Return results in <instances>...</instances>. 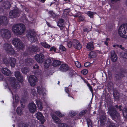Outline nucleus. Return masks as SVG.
Wrapping results in <instances>:
<instances>
[{
  "label": "nucleus",
  "instance_id": "nucleus-16",
  "mask_svg": "<svg viewBox=\"0 0 127 127\" xmlns=\"http://www.w3.org/2000/svg\"><path fill=\"white\" fill-rule=\"evenodd\" d=\"M94 40L91 39L90 42H89L87 44L86 46V48L89 51H92L94 49L95 47L94 45Z\"/></svg>",
  "mask_w": 127,
  "mask_h": 127
},
{
  "label": "nucleus",
  "instance_id": "nucleus-17",
  "mask_svg": "<svg viewBox=\"0 0 127 127\" xmlns=\"http://www.w3.org/2000/svg\"><path fill=\"white\" fill-rule=\"evenodd\" d=\"M15 76L19 82H22L23 81V76L21 73L18 71H16L15 72Z\"/></svg>",
  "mask_w": 127,
  "mask_h": 127
},
{
  "label": "nucleus",
  "instance_id": "nucleus-25",
  "mask_svg": "<svg viewBox=\"0 0 127 127\" xmlns=\"http://www.w3.org/2000/svg\"><path fill=\"white\" fill-rule=\"evenodd\" d=\"M49 16L53 19H55L57 18V15L53 12V11H50L48 12Z\"/></svg>",
  "mask_w": 127,
  "mask_h": 127
},
{
  "label": "nucleus",
  "instance_id": "nucleus-63",
  "mask_svg": "<svg viewBox=\"0 0 127 127\" xmlns=\"http://www.w3.org/2000/svg\"><path fill=\"white\" fill-rule=\"evenodd\" d=\"M3 75L0 74V81L2 80L3 79Z\"/></svg>",
  "mask_w": 127,
  "mask_h": 127
},
{
  "label": "nucleus",
  "instance_id": "nucleus-33",
  "mask_svg": "<svg viewBox=\"0 0 127 127\" xmlns=\"http://www.w3.org/2000/svg\"><path fill=\"white\" fill-rule=\"evenodd\" d=\"M40 44L42 46L45 48L49 49L51 47L50 45L47 44L45 42H41Z\"/></svg>",
  "mask_w": 127,
  "mask_h": 127
},
{
  "label": "nucleus",
  "instance_id": "nucleus-15",
  "mask_svg": "<svg viewBox=\"0 0 127 127\" xmlns=\"http://www.w3.org/2000/svg\"><path fill=\"white\" fill-rule=\"evenodd\" d=\"M11 80L10 84H11V85L14 89H18L20 87V85L16 81L14 77L11 78Z\"/></svg>",
  "mask_w": 127,
  "mask_h": 127
},
{
  "label": "nucleus",
  "instance_id": "nucleus-61",
  "mask_svg": "<svg viewBox=\"0 0 127 127\" xmlns=\"http://www.w3.org/2000/svg\"><path fill=\"white\" fill-rule=\"evenodd\" d=\"M58 21L62 23H64V20L63 19L61 18L59 19Z\"/></svg>",
  "mask_w": 127,
  "mask_h": 127
},
{
  "label": "nucleus",
  "instance_id": "nucleus-37",
  "mask_svg": "<svg viewBox=\"0 0 127 127\" xmlns=\"http://www.w3.org/2000/svg\"><path fill=\"white\" fill-rule=\"evenodd\" d=\"M29 69L28 67H24L21 68V70L22 72L24 74H26L29 71Z\"/></svg>",
  "mask_w": 127,
  "mask_h": 127
},
{
  "label": "nucleus",
  "instance_id": "nucleus-28",
  "mask_svg": "<svg viewBox=\"0 0 127 127\" xmlns=\"http://www.w3.org/2000/svg\"><path fill=\"white\" fill-rule=\"evenodd\" d=\"M25 62L27 65L30 66L33 64L34 61L32 59L28 58L25 60Z\"/></svg>",
  "mask_w": 127,
  "mask_h": 127
},
{
  "label": "nucleus",
  "instance_id": "nucleus-13",
  "mask_svg": "<svg viewBox=\"0 0 127 127\" xmlns=\"http://www.w3.org/2000/svg\"><path fill=\"white\" fill-rule=\"evenodd\" d=\"M37 81L36 77L33 75H30L29 78V81L31 85L32 86H35Z\"/></svg>",
  "mask_w": 127,
  "mask_h": 127
},
{
  "label": "nucleus",
  "instance_id": "nucleus-36",
  "mask_svg": "<svg viewBox=\"0 0 127 127\" xmlns=\"http://www.w3.org/2000/svg\"><path fill=\"white\" fill-rule=\"evenodd\" d=\"M52 118L54 120V121L56 123L58 124V125L60 124L61 122V120L58 117L56 116H54V117H52Z\"/></svg>",
  "mask_w": 127,
  "mask_h": 127
},
{
  "label": "nucleus",
  "instance_id": "nucleus-45",
  "mask_svg": "<svg viewBox=\"0 0 127 127\" xmlns=\"http://www.w3.org/2000/svg\"><path fill=\"white\" fill-rule=\"evenodd\" d=\"M87 14L90 18H93L94 17V13L93 12L88 11Z\"/></svg>",
  "mask_w": 127,
  "mask_h": 127
},
{
  "label": "nucleus",
  "instance_id": "nucleus-23",
  "mask_svg": "<svg viewBox=\"0 0 127 127\" xmlns=\"http://www.w3.org/2000/svg\"><path fill=\"white\" fill-rule=\"evenodd\" d=\"M2 73L7 76L10 75L11 73L10 70L7 68H3L2 69Z\"/></svg>",
  "mask_w": 127,
  "mask_h": 127
},
{
  "label": "nucleus",
  "instance_id": "nucleus-47",
  "mask_svg": "<svg viewBox=\"0 0 127 127\" xmlns=\"http://www.w3.org/2000/svg\"><path fill=\"white\" fill-rule=\"evenodd\" d=\"M67 42L68 47L69 48H71L73 45V40L72 42L71 41H68Z\"/></svg>",
  "mask_w": 127,
  "mask_h": 127
},
{
  "label": "nucleus",
  "instance_id": "nucleus-54",
  "mask_svg": "<svg viewBox=\"0 0 127 127\" xmlns=\"http://www.w3.org/2000/svg\"><path fill=\"white\" fill-rule=\"evenodd\" d=\"M108 127H117L115 125V124L112 122H110L109 123Z\"/></svg>",
  "mask_w": 127,
  "mask_h": 127
},
{
  "label": "nucleus",
  "instance_id": "nucleus-53",
  "mask_svg": "<svg viewBox=\"0 0 127 127\" xmlns=\"http://www.w3.org/2000/svg\"><path fill=\"white\" fill-rule=\"evenodd\" d=\"M67 125L63 123H60L58 125L59 127H67Z\"/></svg>",
  "mask_w": 127,
  "mask_h": 127
},
{
  "label": "nucleus",
  "instance_id": "nucleus-42",
  "mask_svg": "<svg viewBox=\"0 0 127 127\" xmlns=\"http://www.w3.org/2000/svg\"><path fill=\"white\" fill-rule=\"evenodd\" d=\"M88 127H92V124L91 120L89 118L86 120Z\"/></svg>",
  "mask_w": 127,
  "mask_h": 127
},
{
  "label": "nucleus",
  "instance_id": "nucleus-48",
  "mask_svg": "<svg viewBox=\"0 0 127 127\" xmlns=\"http://www.w3.org/2000/svg\"><path fill=\"white\" fill-rule=\"evenodd\" d=\"M77 113L73 111H71L69 112V114L71 117L75 116Z\"/></svg>",
  "mask_w": 127,
  "mask_h": 127
},
{
  "label": "nucleus",
  "instance_id": "nucleus-7",
  "mask_svg": "<svg viewBox=\"0 0 127 127\" xmlns=\"http://www.w3.org/2000/svg\"><path fill=\"white\" fill-rule=\"evenodd\" d=\"M26 36L29 39H30L33 42H35L37 40L36 33L32 30H28L27 31Z\"/></svg>",
  "mask_w": 127,
  "mask_h": 127
},
{
  "label": "nucleus",
  "instance_id": "nucleus-22",
  "mask_svg": "<svg viewBox=\"0 0 127 127\" xmlns=\"http://www.w3.org/2000/svg\"><path fill=\"white\" fill-rule=\"evenodd\" d=\"M110 58L112 61L113 62H115L117 60V56L114 51H113L111 52Z\"/></svg>",
  "mask_w": 127,
  "mask_h": 127
},
{
  "label": "nucleus",
  "instance_id": "nucleus-4",
  "mask_svg": "<svg viewBox=\"0 0 127 127\" xmlns=\"http://www.w3.org/2000/svg\"><path fill=\"white\" fill-rule=\"evenodd\" d=\"M3 61L5 65L7 66L9 64L12 68L14 67L16 64V59L12 57H9L8 59L6 57H4Z\"/></svg>",
  "mask_w": 127,
  "mask_h": 127
},
{
  "label": "nucleus",
  "instance_id": "nucleus-11",
  "mask_svg": "<svg viewBox=\"0 0 127 127\" xmlns=\"http://www.w3.org/2000/svg\"><path fill=\"white\" fill-rule=\"evenodd\" d=\"M36 60L40 63H42L44 60V56L42 53L37 54L35 56Z\"/></svg>",
  "mask_w": 127,
  "mask_h": 127
},
{
  "label": "nucleus",
  "instance_id": "nucleus-62",
  "mask_svg": "<svg viewBox=\"0 0 127 127\" xmlns=\"http://www.w3.org/2000/svg\"><path fill=\"white\" fill-rule=\"evenodd\" d=\"M89 88L92 94H93V89L92 87L91 86L90 87H89Z\"/></svg>",
  "mask_w": 127,
  "mask_h": 127
},
{
  "label": "nucleus",
  "instance_id": "nucleus-10",
  "mask_svg": "<svg viewBox=\"0 0 127 127\" xmlns=\"http://www.w3.org/2000/svg\"><path fill=\"white\" fill-rule=\"evenodd\" d=\"M2 36L6 39L10 38L11 36V33L10 31L7 29H2L1 30Z\"/></svg>",
  "mask_w": 127,
  "mask_h": 127
},
{
  "label": "nucleus",
  "instance_id": "nucleus-58",
  "mask_svg": "<svg viewBox=\"0 0 127 127\" xmlns=\"http://www.w3.org/2000/svg\"><path fill=\"white\" fill-rule=\"evenodd\" d=\"M51 5H52V7H57V8L58 7H57V6L56 4L54 2H51L50 5V6H51Z\"/></svg>",
  "mask_w": 127,
  "mask_h": 127
},
{
  "label": "nucleus",
  "instance_id": "nucleus-1",
  "mask_svg": "<svg viewBox=\"0 0 127 127\" xmlns=\"http://www.w3.org/2000/svg\"><path fill=\"white\" fill-rule=\"evenodd\" d=\"M122 105L121 103H118L114 106H111L108 108V112L113 120L116 121H119L120 120V114L117 110L122 111Z\"/></svg>",
  "mask_w": 127,
  "mask_h": 127
},
{
  "label": "nucleus",
  "instance_id": "nucleus-40",
  "mask_svg": "<svg viewBox=\"0 0 127 127\" xmlns=\"http://www.w3.org/2000/svg\"><path fill=\"white\" fill-rule=\"evenodd\" d=\"M88 55L91 58H95L96 56V53L93 51H92L90 52Z\"/></svg>",
  "mask_w": 127,
  "mask_h": 127
},
{
  "label": "nucleus",
  "instance_id": "nucleus-2",
  "mask_svg": "<svg viewBox=\"0 0 127 127\" xmlns=\"http://www.w3.org/2000/svg\"><path fill=\"white\" fill-rule=\"evenodd\" d=\"M12 29L14 33L17 35H21L25 32L26 28L24 24H19L14 25Z\"/></svg>",
  "mask_w": 127,
  "mask_h": 127
},
{
  "label": "nucleus",
  "instance_id": "nucleus-41",
  "mask_svg": "<svg viewBox=\"0 0 127 127\" xmlns=\"http://www.w3.org/2000/svg\"><path fill=\"white\" fill-rule=\"evenodd\" d=\"M57 26L59 27L61 30H63L64 25V23H62L58 21L57 23Z\"/></svg>",
  "mask_w": 127,
  "mask_h": 127
},
{
  "label": "nucleus",
  "instance_id": "nucleus-24",
  "mask_svg": "<svg viewBox=\"0 0 127 127\" xmlns=\"http://www.w3.org/2000/svg\"><path fill=\"white\" fill-rule=\"evenodd\" d=\"M59 50L57 53H60L61 52H65L66 50V49L61 44L59 45Z\"/></svg>",
  "mask_w": 127,
  "mask_h": 127
},
{
  "label": "nucleus",
  "instance_id": "nucleus-56",
  "mask_svg": "<svg viewBox=\"0 0 127 127\" xmlns=\"http://www.w3.org/2000/svg\"><path fill=\"white\" fill-rule=\"evenodd\" d=\"M20 103L21 104V106L23 108L25 107V102H24V100L21 99L20 100Z\"/></svg>",
  "mask_w": 127,
  "mask_h": 127
},
{
  "label": "nucleus",
  "instance_id": "nucleus-34",
  "mask_svg": "<svg viewBox=\"0 0 127 127\" xmlns=\"http://www.w3.org/2000/svg\"><path fill=\"white\" fill-rule=\"evenodd\" d=\"M36 104L39 109L40 110H42L43 108L42 102L40 100H37L36 101Z\"/></svg>",
  "mask_w": 127,
  "mask_h": 127
},
{
  "label": "nucleus",
  "instance_id": "nucleus-49",
  "mask_svg": "<svg viewBox=\"0 0 127 127\" xmlns=\"http://www.w3.org/2000/svg\"><path fill=\"white\" fill-rule=\"evenodd\" d=\"M37 93L39 95L41 94H42V92L41 89L40 87H37Z\"/></svg>",
  "mask_w": 127,
  "mask_h": 127
},
{
  "label": "nucleus",
  "instance_id": "nucleus-59",
  "mask_svg": "<svg viewBox=\"0 0 127 127\" xmlns=\"http://www.w3.org/2000/svg\"><path fill=\"white\" fill-rule=\"evenodd\" d=\"M15 98V103H17V102L19 101V97L18 96H16V95Z\"/></svg>",
  "mask_w": 127,
  "mask_h": 127
},
{
  "label": "nucleus",
  "instance_id": "nucleus-18",
  "mask_svg": "<svg viewBox=\"0 0 127 127\" xmlns=\"http://www.w3.org/2000/svg\"><path fill=\"white\" fill-rule=\"evenodd\" d=\"M36 115V117L37 119L39 120L41 124H43L45 120L44 119L42 114L41 112H37Z\"/></svg>",
  "mask_w": 127,
  "mask_h": 127
},
{
  "label": "nucleus",
  "instance_id": "nucleus-19",
  "mask_svg": "<svg viewBox=\"0 0 127 127\" xmlns=\"http://www.w3.org/2000/svg\"><path fill=\"white\" fill-rule=\"evenodd\" d=\"M59 69L60 71L63 72H66L69 69L68 64H61Z\"/></svg>",
  "mask_w": 127,
  "mask_h": 127
},
{
  "label": "nucleus",
  "instance_id": "nucleus-14",
  "mask_svg": "<svg viewBox=\"0 0 127 127\" xmlns=\"http://www.w3.org/2000/svg\"><path fill=\"white\" fill-rule=\"evenodd\" d=\"M125 71L123 69H121L119 72L116 73L115 75V79L117 80H119L124 76Z\"/></svg>",
  "mask_w": 127,
  "mask_h": 127
},
{
  "label": "nucleus",
  "instance_id": "nucleus-3",
  "mask_svg": "<svg viewBox=\"0 0 127 127\" xmlns=\"http://www.w3.org/2000/svg\"><path fill=\"white\" fill-rule=\"evenodd\" d=\"M118 33L120 36L127 38V23L124 24L120 27Z\"/></svg>",
  "mask_w": 127,
  "mask_h": 127
},
{
  "label": "nucleus",
  "instance_id": "nucleus-64",
  "mask_svg": "<svg viewBox=\"0 0 127 127\" xmlns=\"http://www.w3.org/2000/svg\"><path fill=\"white\" fill-rule=\"evenodd\" d=\"M88 29L86 28H85L83 29V31L84 32H89L88 31Z\"/></svg>",
  "mask_w": 127,
  "mask_h": 127
},
{
  "label": "nucleus",
  "instance_id": "nucleus-57",
  "mask_svg": "<svg viewBox=\"0 0 127 127\" xmlns=\"http://www.w3.org/2000/svg\"><path fill=\"white\" fill-rule=\"evenodd\" d=\"M90 63L89 62H88L85 63L84 64V66L86 67H89L90 65Z\"/></svg>",
  "mask_w": 127,
  "mask_h": 127
},
{
  "label": "nucleus",
  "instance_id": "nucleus-50",
  "mask_svg": "<svg viewBox=\"0 0 127 127\" xmlns=\"http://www.w3.org/2000/svg\"><path fill=\"white\" fill-rule=\"evenodd\" d=\"M81 73L84 75L87 74L88 73V70L86 69H84L81 71Z\"/></svg>",
  "mask_w": 127,
  "mask_h": 127
},
{
  "label": "nucleus",
  "instance_id": "nucleus-55",
  "mask_svg": "<svg viewBox=\"0 0 127 127\" xmlns=\"http://www.w3.org/2000/svg\"><path fill=\"white\" fill-rule=\"evenodd\" d=\"M75 64L76 66L78 68H79L81 66L80 63L78 61L75 62Z\"/></svg>",
  "mask_w": 127,
  "mask_h": 127
},
{
  "label": "nucleus",
  "instance_id": "nucleus-20",
  "mask_svg": "<svg viewBox=\"0 0 127 127\" xmlns=\"http://www.w3.org/2000/svg\"><path fill=\"white\" fill-rule=\"evenodd\" d=\"M38 48L37 46L35 45L30 46L28 48V50L29 52L33 53L38 51Z\"/></svg>",
  "mask_w": 127,
  "mask_h": 127
},
{
  "label": "nucleus",
  "instance_id": "nucleus-46",
  "mask_svg": "<svg viewBox=\"0 0 127 127\" xmlns=\"http://www.w3.org/2000/svg\"><path fill=\"white\" fill-rule=\"evenodd\" d=\"M55 114L57 116L60 117H64L65 115L64 114H62L59 111H56L55 112Z\"/></svg>",
  "mask_w": 127,
  "mask_h": 127
},
{
  "label": "nucleus",
  "instance_id": "nucleus-52",
  "mask_svg": "<svg viewBox=\"0 0 127 127\" xmlns=\"http://www.w3.org/2000/svg\"><path fill=\"white\" fill-rule=\"evenodd\" d=\"M57 50V48L54 46H53L50 48L49 51H53L54 52H55Z\"/></svg>",
  "mask_w": 127,
  "mask_h": 127
},
{
  "label": "nucleus",
  "instance_id": "nucleus-8",
  "mask_svg": "<svg viewBox=\"0 0 127 127\" xmlns=\"http://www.w3.org/2000/svg\"><path fill=\"white\" fill-rule=\"evenodd\" d=\"M21 12L19 10V8H14V10L10 11L9 12V17L12 18H16L20 15Z\"/></svg>",
  "mask_w": 127,
  "mask_h": 127
},
{
  "label": "nucleus",
  "instance_id": "nucleus-29",
  "mask_svg": "<svg viewBox=\"0 0 127 127\" xmlns=\"http://www.w3.org/2000/svg\"><path fill=\"white\" fill-rule=\"evenodd\" d=\"M119 94L117 91H114L113 92V95L114 99L117 101L119 100Z\"/></svg>",
  "mask_w": 127,
  "mask_h": 127
},
{
  "label": "nucleus",
  "instance_id": "nucleus-51",
  "mask_svg": "<svg viewBox=\"0 0 127 127\" xmlns=\"http://www.w3.org/2000/svg\"><path fill=\"white\" fill-rule=\"evenodd\" d=\"M123 58L126 59H127V50L125 51L122 54Z\"/></svg>",
  "mask_w": 127,
  "mask_h": 127
},
{
  "label": "nucleus",
  "instance_id": "nucleus-6",
  "mask_svg": "<svg viewBox=\"0 0 127 127\" xmlns=\"http://www.w3.org/2000/svg\"><path fill=\"white\" fill-rule=\"evenodd\" d=\"M3 47L5 51L9 55H14L15 54V51L10 44H4L3 45Z\"/></svg>",
  "mask_w": 127,
  "mask_h": 127
},
{
  "label": "nucleus",
  "instance_id": "nucleus-30",
  "mask_svg": "<svg viewBox=\"0 0 127 127\" xmlns=\"http://www.w3.org/2000/svg\"><path fill=\"white\" fill-rule=\"evenodd\" d=\"M3 5L5 8H10L11 7V4L9 1H6L3 2Z\"/></svg>",
  "mask_w": 127,
  "mask_h": 127
},
{
  "label": "nucleus",
  "instance_id": "nucleus-5",
  "mask_svg": "<svg viewBox=\"0 0 127 127\" xmlns=\"http://www.w3.org/2000/svg\"><path fill=\"white\" fill-rule=\"evenodd\" d=\"M12 44L17 48L20 49L24 48L23 44L21 40L18 38H15L12 41Z\"/></svg>",
  "mask_w": 127,
  "mask_h": 127
},
{
  "label": "nucleus",
  "instance_id": "nucleus-39",
  "mask_svg": "<svg viewBox=\"0 0 127 127\" xmlns=\"http://www.w3.org/2000/svg\"><path fill=\"white\" fill-rule=\"evenodd\" d=\"M16 112L18 115H20L23 113L22 112V108L20 107H17L16 110Z\"/></svg>",
  "mask_w": 127,
  "mask_h": 127
},
{
  "label": "nucleus",
  "instance_id": "nucleus-43",
  "mask_svg": "<svg viewBox=\"0 0 127 127\" xmlns=\"http://www.w3.org/2000/svg\"><path fill=\"white\" fill-rule=\"evenodd\" d=\"M85 19V17L83 15H80L79 18H78V21L79 22H81L84 21Z\"/></svg>",
  "mask_w": 127,
  "mask_h": 127
},
{
  "label": "nucleus",
  "instance_id": "nucleus-38",
  "mask_svg": "<svg viewBox=\"0 0 127 127\" xmlns=\"http://www.w3.org/2000/svg\"><path fill=\"white\" fill-rule=\"evenodd\" d=\"M87 110H82V111H81L79 113V117H81L82 116L84 115L87 112ZM79 118H80V117H78L77 119L75 118L74 119L76 120V119H78Z\"/></svg>",
  "mask_w": 127,
  "mask_h": 127
},
{
  "label": "nucleus",
  "instance_id": "nucleus-9",
  "mask_svg": "<svg viewBox=\"0 0 127 127\" xmlns=\"http://www.w3.org/2000/svg\"><path fill=\"white\" fill-rule=\"evenodd\" d=\"M73 45L75 49L78 50H80L82 47L80 41L76 39H73Z\"/></svg>",
  "mask_w": 127,
  "mask_h": 127
},
{
  "label": "nucleus",
  "instance_id": "nucleus-26",
  "mask_svg": "<svg viewBox=\"0 0 127 127\" xmlns=\"http://www.w3.org/2000/svg\"><path fill=\"white\" fill-rule=\"evenodd\" d=\"M61 64V62L58 60H54L52 63V65L54 67L58 66Z\"/></svg>",
  "mask_w": 127,
  "mask_h": 127
},
{
  "label": "nucleus",
  "instance_id": "nucleus-27",
  "mask_svg": "<svg viewBox=\"0 0 127 127\" xmlns=\"http://www.w3.org/2000/svg\"><path fill=\"white\" fill-rule=\"evenodd\" d=\"M69 76L71 78L73 77V76H75L77 74L76 72L72 69L70 70L68 72Z\"/></svg>",
  "mask_w": 127,
  "mask_h": 127
},
{
  "label": "nucleus",
  "instance_id": "nucleus-21",
  "mask_svg": "<svg viewBox=\"0 0 127 127\" xmlns=\"http://www.w3.org/2000/svg\"><path fill=\"white\" fill-rule=\"evenodd\" d=\"M51 64V60L50 59H47L44 63V67L45 68H48Z\"/></svg>",
  "mask_w": 127,
  "mask_h": 127
},
{
  "label": "nucleus",
  "instance_id": "nucleus-44",
  "mask_svg": "<svg viewBox=\"0 0 127 127\" xmlns=\"http://www.w3.org/2000/svg\"><path fill=\"white\" fill-rule=\"evenodd\" d=\"M70 8H65L63 11V14L65 15L68 14L70 11Z\"/></svg>",
  "mask_w": 127,
  "mask_h": 127
},
{
  "label": "nucleus",
  "instance_id": "nucleus-12",
  "mask_svg": "<svg viewBox=\"0 0 127 127\" xmlns=\"http://www.w3.org/2000/svg\"><path fill=\"white\" fill-rule=\"evenodd\" d=\"M28 108L30 112L33 113L35 112L36 110V105L33 103H30L28 106Z\"/></svg>",
  "mask_w": 127,
  "mask_h": 127
},
{
  "label": "nucleus",
  "instance_id": "nucleus-35",
  "mask_svg": "<svg viewBox=\"0 0 127 127\" xmlns=\"http://www.w3.org/2000/svg\"><path fill=\"white\" fill-rule=\"evenodd\" d=\"M7 18L5 16H2L0 17V25L2 24L5 22H6Z\"/></svg>",
  "mask_w": 127,
  "mask_h": 127
},
{
  "label": "nucleus",
  "instance_id": "nucleus-32",
  "mask_svg": "<svg viewBox=\"0 0 127 127\" xmlns=\"http://www.w3.org/2000/svg\"><path fill=\"white\" fill-rule=\"evenodd\" d=\"M122 114L124 117L127 119V108L124 107L123 108L122 111Z\"/></svg>",
  "mask_w": 127,
  "mask_h": 127
},
{
  "label": "nucleus",
  "instance_id": "nucleus-60",
  "mask_svg": "<svg viewBox=\"0 0 127 127\" xmlns=\"http://www.w3.org/2000/svg\"><path fill=\"white\" fill-rule=\"evenodd\" d=\"M65 91L68 94L69 92V88L68 87H65Z\"/></svg>",
  "mask_w": 127,
  "mask_h": 127
},
{
  "label": "nucleus",
  "instance_id": "nucleus-31",
  "mask_svg": "<svg viewBox=\"0 0 127 127\" xmlns=\"http://www.w3.org/2000/svg\"><path fill=\"white\" fill-rule=\"evenodd\" d=\"M100 122L102 125H104L105 123L106 122V118L104 116L101 115L100 118Z\"/></svg>",
  "mask_w": 127,
  "mask_h": 127
}]
</instances>
